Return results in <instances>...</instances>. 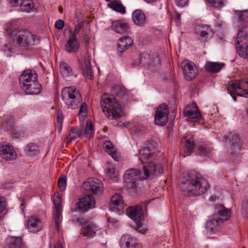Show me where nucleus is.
Wrapping results in <instances>:
<instances>
[{
	"label": "nucleus",
	"instance_id": "obj_1",
	"mask_svg": "<svg viewBox=\"0 0 248 248\" xmlns=\"http://www.w3.org/2000/svg\"><path fill=\"white\" fill-rule=\"evenodd\" d=\"M111 93L118 97L126 101L127 95L125 88L120 85H115L111 89ZM123 103V100L120 101L114 97L113 95L104 94L100 99V105L103 112L110 119H116L122 115V109L120 104Z\"/></svg>",
	"mask_w": 248,
	"mask_h": 248
},
{
	"label": "nucleus",
	"instance_id": "obj_2",
	"mask_svg": "<svg viewBox=\"0 0 248 248\" xmlns=\"http://www.w3.org/2000/svg\"><path fill=\"white\" fill-rule=\"evenodd\" d=\"M159 154L161 155V154L151 143L148 144L146 147L140 150L139 159L143 165V179L152 178L163 173L162 166L155 162Z\"/></svg>",
	"mask_w": 248,
	"mask_h": 248
},
{
	"label": "nucleus",
	"instance_id": "obj_3",
	"mask_svg": "<svg viewBox=\"0 0 248 248\" xmlns=\"http://www.w3.org/2000/svg\"><path fill=\"white\" fill-rule=\"evenodd\" d=\"M209 188L208 181L194 170L189 171L186 180L182 181V192L186 196H197L204 194Z\"/></svg>",
	"mask_w": 248,
	"mask_h": 248
},
{
	"label": "nucleus",
	"instance_id": "obj_4",
	"mask_svg": "<svg viewBox=\"0 0 248 248\" xmlns=\"http://www.w3.org/2000/svg\"><path fill=\"white\" fill-rule=\"evenodd\" d=\"M10 31L9 34L12 40L13 46L15 47L28 49L31 46L39 43V37L27 30L12 28Z\"/></svg>",
	"mask_w": 248,
	"mask_h": 248
},
{
	"label": "nucleus",
	"instance_id": "obj_5",
	"mask_svg": "<svg viewBox=\"0 0 248 248\" xmlns=\"http://www.w3.org/2000/svg\"><path fill=\"white\" fill-rule=\"evenodd\" d=\"M19 81L26 94L36 95L40 93L42 86L37 80V75L34 71H24L19 76Z\"/></svg>",
	"mask_w": 248,
	"mask_h": 248
},
{
	"label": "nucleus",
	"instance_id": "obj_6",
	"mask_svg": "<svg viewBox=\"0 0 248 248\" xmlns=\"http://www.w3.org/2000/svg\"><path fill=\"white\" fill-rule=\"evenodd\" d=\"M215 218L211 219L206 223L207 231L211 233H215L222 228L223 223L228 220L230 217V211L222 205L216 206Z\"/></svg>",
	"mask_w": 248,
	"mask_h": 248
},
{
	"label": "nucleus",
	"instance_id": "obj_7",
	"mask_svg": "<svg viewBox=\"0 0 248 248\" xmlns=\"http://www.w3.org/2000/svg\"><path fill=\"white\" fill-rule=\"evenodd\" d=\"M62 101L65 104L71 109L77 108L82 101V97L75 86L64 87L61 92Z\"/></svg>",
	"mask_w": 248,
	"mask_h": 248
},
{
	"label": "nucleus",
	"instance_id": "obj_8",
	"mask_svg": "<svg viewBox=\"0 0 248 248\" xmlns=\"http://www.w3.org/2000/svg\"><path fill=\"white\" fill-rule=\"evenodd\" d=\"M235 43L237 54L244 59H248V33L246 30L238 29Z\"/></svg>",
	"mask_w": 248,
	"mask_h": 248
},
{
	"label": "nucleus",
	"instance_id": "obj_9",
	"mask_svg": "<svg viewBox=\"0 0 248 248\" xmlns=\"http://www.w3.org/2000/svg\"><path fill=\"white\" fill-rule=\"evenodd\" d=\"M224 141L226 144H230V154L238 156L242 149V142L239 136L234 132L228 133L224 137Z\"/></svg>",
	"mask_w": 248,
	"mask_h": 248
},
{
	"label": "nucleus",
	"instance_id": "obj_10",
	"mask_svg": "<svg viewBox=\"0 0 248 248\" xmlns=\"http://www.w3.org/2000/svg\"><path fill=\"white\" fill-rule=\"evenodd\" d=\"M143 179L141 172L136 169H130L127 170L124 176V180L127 189H136L138 187L137 182Z\"/></svg>",
	"mask_w": 248,
	"mask_h": 248
},
{
	"label": "nucleus",
	"instance_id": "obj_11",
	"mask_svg": "<svg viewBox=\"0 0 248 248\" xmlns=\"http://www.w3.org/2000/svg\"><path fill=\"white\" fill-rule=\"evenodd\" d=\"M84 192L93 195L99 196L103 192V185L101 181L97 178H92L85 182L82 185Z\"/></svg>",
	"mask_w": 248,
	"mask_h": 248
},
{
	"label": "nucleus",
	"instance_id": "obj_12",
	"mask_svg": "<svg viewBox=\"0 0 248 248\" xmlns=\"http://www.w3.org/2000/svg\"><path fill=\"white\" fill-rule=\"evenodd\" d=\"M228 90L238 96L247 97L248 96V81L237 80L229 83Z\"/></svg>",
	"mask_w": 248,
	"mask_h": 248
},
{
	"label": "nucleus",
	"instance_id": "obj_13",
	"mask_svg": "<svg viewBox=\"0 0 248 248\" xmlns=\"http://www.w3.org/2000/svg\"><path fill=\"white\" fill-rule=\"evenodd\" d=\"M169 109L166 104H162L156 109L155 115V123L160 126L165 125L168 119Z\"/></svg>",
	"mask_w": 248,
	"mask_h": 248
},
{
	"label": "nucleus",
	"instance_id": "obj_14",
	"mask_svg": "<svg viewBox=\"0 0 248 248\" xmlns=\"http://www.w3.org/2000/svg\"><path fill=\"white\" fill-rule=\"evenodd\" d=\"M184 77L190 81L194 79L198 74V70L195 64L188 61H183L181 63Z\"/></svg>",
	"mask_w": 248,
	"mask_h": 248
},
{
	"label": "nucleus",
	"instance_id": "obj_15",
	"mask_svg": "<svg viewBox=\"0 0 248 248\" xmlns=\"http://www.w3.org/2000/svg\"><path fill=\"white\" fill-rule=\"evenodd\" d=\"M183 113L187 120L192 122H198L202 117L198 108L195 103L186 107Z\"/></svg>",
	"mask_w": 248,
	"mask_h": 248
},
{
	"label": "nucleus",
	"instance_id": "obj_16",
	"mask_svg": "<svg viewBox=\"0 0 248 248\" xmlns=\"http://www.w3.org/2000/svg\"><path fill=\"white\" fill-rule=\"evenodd\" d=\"M95 202L93 196L87 194L86 195L81 198L77 204V210L80 212L84 213L87 211L89 209L95 207Z\"/></svg>",
	"mask_w": 248,
	"mask_h": 248
},
{
	"label": "nucleus",
	"instance_id": "obj_17",
	"mask_svg": "<svg viewBox=\"0 0 248 248\" xmlns=\"http://www.w3.org/2000/svg\"><path fill=\"white\" fill-rule=\"evenodd\" d=\"M0 155L2 158L7 161L15 159L16 154L13 147L9 144H3L0 147Z\"/></svg>",
	"mask_w": 248,
	"mask_h": 248
},
{
	"label": "nucleus",
	"instance_id": "obj_18",
	"mask_svg": "<svg viewBox=\"0 0 248 248\" xmlns=\"http://www.w3.org/2000/svg\"><path fill=\"white\" fill-rule=\"evenodd\" d=\"M127 214L137 223L143 219L141 207L140 205L129 207L126 209Z\"/></svg>",
	"mask_w": 248,
	"mask_h": 248
},
{
	"label": "nucleus",
	"instance_id": "obj_19",
	"mask_svg": "<svg viewBox=\"0 0 248 248\" xmlns=\"http://www.w3.org/2000/svg\"><path fill=\"white\" fill-rule=\"evenodd\" d=\"M195 148L196 154L201 156H210L212 152V147L202 141L198 142Z\"/></svg>",
	"mask_w": 248,
	"mask_h": 248
},
{
	"label": "nucleus",
	"instance_id": "obj_20",
	"mask_svg": "<svg viewBox=\"0 0 248 248\" xmlns=\"http://www.w3.org/2000/svg\"><path fill=\"white\" fill-rule=\"evenodd\" d=\"M140 61L143 66L151 68L155 66V62H159V58L157 55L152 56L149 54L143 53L141 54Z\"/></svg>",
	"mask_w": 248,
	"mask_h": 248
},
{
	"label": "nucleus",
	"instance_id": "obj_21",
	"mask_svg": "<svg viewBox=\"0 0 248 248\" xmlns=\"http://www.w3.org/2000/svg\"><path fill=\"white\" fill-rule=\"evenodd\" d=\"M235 13L238 15L239 20V29L245 30L248 33L247 26L248 24V10H236Z\"/></svg>",
	"mask_w": 248,
	"mask_h": 248
},
{
	"label": "nucleus",
	"instance_id": "obj_22",
	"mask_svg": "<svg viewBox=\"0 0 248 248\" xmlns=\"http://www.w3.org/2000/svg\"><path fill=\"white\" fill-rule=\"evenodd\" d=\"M28 227L31 232H36L42 230L43 225L39 217L36 216H31L28 219Z\"/></svg>",
	"mask_w": 248,
	"mask_h": 248
},
{
	"label": "nucleus",
	"instance_id": "obj_23",
	"mask_svg": "<svg viewBox=\"0 0 248 248\" xmlns=\"http://www.w3.org/2000/svg\"><path fill=\"white\" fill-rule=\"evenodd\" d=\"M121 248H135L138 245L136 240L129 234H124L120 240Z\"/></svg>",
	"mask_w": 248,
	"mask_h": 248
},
{
	"label": "nucleus",
	"instance_id": "obj_24",
	"mask_svg": "<svg viewBox=\"0 0 248 248\" xmlns=\"http://www.w3.org/2000/svg\"><path fill=\"white\" fill-rule=\"evenodd\" d=\"M98 230V227L93 222L84 223L82 227L81 233L84 236L92 237Z\"/></svg>",
	"mask_w": 248,
	"mask_h": 248
},
{
	"label": "nucleus",
	"instance_id": "obj_25",
	"mask_svg": "<svg viewBox=\"0 0 248 248\" xmlns=\"http://www.w3.org/2000/svg\"><path fill=\"white\" fill-rule=\"evenodd\" d=\"M112 29L120 34L127 33L129 31L128 24L122 20L113 21L112 23Z\"/></svg>",
	"mask_w": 248,
	"mask_h": 248
},
{
	"label": "nucleus",
	"instance_id": "obj_26",
	"mask_svg": "<svg viewBox=\"0 0 248 248\" xmlns=\"http://www.w3.org/2000/svg\"><path fill=\"white\" fill-rule=\"evenodd\" d=\"M80 44L75 37L70 36L64 46V50L68 53H75L78 51Z\"/></svg>",
	"mask_w": 248,
	"mask_h": 248
},
{
	"label": "nucleus",
	"instance_id": "obj_27",
	"mask_svg": "<svg viewBox=\"0 0 248 248\" xmlns=\"http://www.w3.org/2000/svg\"><path fill=\"white\" fill-rule=\"evenodd\" d=\"M132 19L137 26H143L146 22V16L141 10H135L132 13Z\"/></svg>",
	"mask_w": 248,
	"mask_h": 248
},
{
	"label": "nucleus",
	"instance_id": "obj_28",
	"mask_svg": "<svg viewBox=\"0 0 248 248\" xmlns=\"http://www.w3.org/2000/svg\"><path fill=\"white\" fill-rule=\"evenodd\" d=\"M225 65L223 62H207L204 65L205 69L211 73H217L219 72Z\"/></svg>",
	"mask_w": 248,
	"mask_h": 248
},
{
	"label": "nucleus",
	"instance_id": "obj_29",
	"mask_svg": "<svg viewBox=\"0 0 248 248\" xmlns=\"http://www.w3.org/2000/svg\"><path fill=\"white\" fill-rule=\"evenodd\" d=\"M133 43V40L128 36L120 38L118 42V48L122 52L132 45Z\"/></svg>",
	"mask_w": 248,
	"mask_h": 248
},
{
	"label": "nucleus",
	"instance_id": "obj_30",
	"mask_svg": "<svg viewBox=\"0 0 248 248\" xmlns=\"http://www.w3.org/2000/svg\"><path fill=\"white\" fill-rule=\"evenodd\" d=\"M7 242L10 243L9 248H26L20 237L10 236L7 239Z\"/></svg>",
	"mask_w": 248,
	"mask_h": 248
},
{
	"label": "nucleus",
	"instance_id": "obj_31",
	"mask_svg": "<svg viewBox=\"0 0 248 248\" xmlns=\"http://www.w3.org/2000/svg\"><path fill=\"white\" fill-rule=\"evenodd\" d=\"M26 154L28 156H35L39 154V150L38 145L33 143H29L25 148Z\"/></svg>",
	"mask_w": 248,
	"mask_h": 248
},
{
	"label": "nucleus",
	"instance_id": "obj_32",
	"mask_svg": "<svg viewBox=\"0 0 248 248\" xmlns=\"http://www.w3.org/2000/svg\"><path fill=\"white\" fill-rule=\"evenodd\" d=\"M18 6H20L21 11L29 12L34 7V3L32 0H22Z\"/></svg>",
	"mask_w": 248,
	"mask_h": 248
},
{
	"label": "nucleus",
	"instance_id": "obj_33",
	"mask_svg": "<svg viewBox=\"0 0 248 248\" xmlns=\"http://www.w3.org/2000/svg\"><path fill=\"white\" fill-rule=\"evenodd\" d=\"M81 134L80 129L78 127H73L71 128L68 132L66 139L67 142H70L71 140L79 137Z\"/></svg>",
	"mask_w": 248,
	"mask_h": 248
},
{
	"label": "nucleus",
	"instance_id": "obj_34",
	"mask_svg": "<svg viewBox=\"0 0 248 248\" xmlns=\"http://www.w3.org/2000/svg\"><path fill=\"white\" fill-rule=\"evenodd\" d=\"M62 210H55L53 214V219L54 220L55 229L59 232L60 231V224L62 220Z\"/></svg>",
	"mask_w": 248,
	"mask_h": 248
},
{
	"label": "nucleus",
	"instance_id": "obj_35",
	"mask_svg": "<svg viewBox=\"0 0 248 248\" xmlns=\"http://www.w3.org/2000/svg\"><path fill=\"white\" fill-rule=\"evenodd\" d=\"M108 6L114 11L122 14L125 13V7L122 4V3L117 1H113L109 3L108 4Z\"/></svg>",
	"mask_w": 248,
	"mask_h": 248
},
{
	"label": "nucleus",
	"instance_id": "obj_36",
	"mask_svg": "<svg viewBox=\"0 0 248 248\" xmlns=\"http://www.w3.org/2000/svg\"><path fill=\"white\" fill-rule=\"evenodd\" d=\"M60 72L64 77L69 76L72 73L71 67L64 62H61L60 64Z\"/></svg>",
	"mask_w": 248,
	"mask_h": 248
},
{
	"label": "nucleus",
	"instance_id": "obj_37",
	"mask_svg": "<svg viewBox=\"0 0 248 248\" xmlns=\"http://www.w3.org/2000/svg\"><path fill=\"white\" fill-rule=\"evenodd\" d=\"M84 75L87 78L92 79L93 74L91 67L90 62L88 60H85L84 62Z\"/></svg>",
	"mask_w": 248,
	"mask_h": 248
},
{
	"label": "nucleus",
	"instance_id": "obj_38",
	"mask_svg": "<svg viewBox=\"0 0 248 248\" xmlns=\"http://www.w3.org/2000/svg\"><path fill=\"white\" fill-rule=\"evenodd\" d=\"M207 27L202 25H198L195 27L196 33L201 37H205L208 35Z\"/></svg>",
	"mask_w": 248,
	"mask_h": 248
},
{
	"label": "nucleus",
	"instance_id": "obj_39",
	"mask_svg": "<svg viewBox=\"0 0 248 248\" xmlns=\"http://www.w3.org/2000/svg\"><path fill=\"white\" fill-rule=\"evenodd\" d=\"M195 144L192 137H190L186 140L185 144V152L189 154L192 152Z\"/></svg>",
	"mask_w": 248,
	"mask_h": 248
},
{
	"label": "nucleus",
	"instance_id": "obj_40",
	"mask_svg": "<svg viewBox=\"0 0 248 248\" xmlns=\"http://www.w3.org/2000/svg\"><path fill=\"white\" fill-rule=\"evenodd\" d=\"M110 202L111 204L115 206H119L123 204L124 203L122 195L118 193L112 196Z\"/></svg>",
	"mask_w": 248,
	"mask_h": 248
},
{
	"label": "nucleus",
	"instance_id": "obj_41",
	"mask_svg": "<svg viewBox=\"0 0 248 248\" xmlns=\"http://www.w3.org/2000/svg\"><path fill=\"white\" fill-rule=\"evenodd\" d=\"M14 124V119L13 117H11L7 118L2 124V128L5 130L10 131L13 129Z\"/></svg>",
	"mask_w": 248,
	"mask_h": 248
},
{
	"label": "nucleus",
	"instance_id": "obj_42",
	"mask_svg": "<svg viewBox=\"0 0 248 248\" xmlns=\"http://www.w3.org/2000/svg\"><path fill=\"white\" fill-rule=\"evenodd\" d=\"M107 175L110 179H116L118 176V171L113 166H110L107 169Z\"/></svg>",
	"mask_w": 248,
	"mask_h": 248
},
{
	"label": "nucleus",
	"instance_id": "obj_43",
	"mask_svg": "<svg viewBox=\"0 0 248 248\" xmlns=\"http://www.w3.org/2000/svg\"><path fill=\"white\" fill-rule=\"evenodd\" d=\"M93 132V124L91 122L88 121L87 122L86 128L85 131V135L88 138H90Z\"/></svg>",
	"mask_w": 248,
	"mask_h": 248
},
{
	"label": "nucleus",
	"instance_id": "obj_44",
	"mask_svg": "<svg viewBox=\"0 0 248 248\" xmlns=\"http://www.w3.org/2000/svg\"><path fill=\"white\" fill-rule=\"evenodd\" d=\"M207 1L215 8H221L224 6V0H207Z\"/></svg>",
	"mask_w": 248,
	"mask_h": 248
},
{
	"label": "nucleus",
	"instance_id": "obj_45",
	"mask_svg": "<svg viewBox=\"0 0 248 248\" xmlns=\"http://www.w3.org/2000/svg\"><path fill=\"white\" fill-rule=\"evenodd\" d=\"M59 187L61 191L65 190L66 186V179L64 177L59 178L58 182Z\"/></svg>",
	"mask_w": 248,
	"mask_h": 248
},
{
	"label": "nucleus",
	"instance_id": "obj_46",
	"mask_svg": "<svg viewBox=\"0 0 248 248\" xmlns=\"http://www.w3.org/2000/svg\"><path fill=\"white\" fill-rule=\"evenodd\" d=\"M103 148L109 153L113 150L114 146L110 141H106L104 142Z\"/></svg>",
	"mask_w": 248,
	"mask_h": 248
},
{
	"label": "nucleus",
	"instance_id": "obj_47",
	"mask_svg": "<svg viewBox=\"0 0 248 248\" xmlns=\"http://www.w3.org/2000/svg\"><path fill=\"white\" fill-rule=\"evenodd\" d=\"M53 202L55 205V210H62L61 206V199L59 196H56L54 198Z\"/></svg>",
	"mask_w": 248,
	"mask_h": 248
},
{
	"label": "nucleus",
	"instance_id": "obj_48",
	"mask_svg": "<svg viewBox=\"0 0 248 248\" xmlns=\"http://www.w3.org/2000/svg\"><path fill=\"white\" fill-rule=\"evenodd\" d=\"M242 214L246 216L248 214V201L245 199L243 201L242 204Z\"/></svg>",
	"mask_w": 248,
	"mask_h": 248
},
{
	"label": "nucleus",
	"instance_id": "obj_49",
	"mask_svg": "<svg viewBox=\"0 0 248 248\" xmlns=\"http://www.w3.org/2000/svg\"><path fill=\"white\" fill-rule=\"evenodd\" d=\"M78 115L83 116H85L87 115V105L85 103L81 104L79 108Z\"/></svg>",
	"mask_w": 248,
	"mask_h": 248
},
{
	"label": "nucleus",
	"instance_id": "obj_50",
	"mask_svg": "<svg viewBox=\"0 0 248 248\" xmlns=\"http://www.w3.org/2000/svg\"><path fill=\"white\" fill-rule=\"evenodd\" d=\"M82 26V22H80V23H78V24H77L76 25H75L74 33L70 36L72 37H75V38H77V35L79 33Z\"/></svg>",
	"mask_w": 248,
	"mask_h": 248
},
{
	"label": "nucleus",
	"instance_id": "obj_51",
	"mask_svg": "<svg viewBox=\"0 0 248 248\" xmlns=\"http://www.w3.org/2000/svg\"><path fill=\"white\" fill-rule=\"evenodd\" d=\"M115 160L118 161L120 158V155L115 150H113L108 153Z\"/></svg>",
	"mask_w": 248,
	"mask_h": 248
},
{
	"label": "nucleus",
	"instance_id": "obj_52",
	"mask_svg": "<svg viewBox=\"0 0 248 248\" xmlns=\"http://www.w3.org/2000/svg\"><path fill=\"white\" fill-rule=\"evenodd\" d=\"M64 25V21L62 20H57L55 24V27L58 30H61L63 28Z\"/></svg>",
	"mask_w": 248,
	"mask_h": 248
},
{
	"label": "nucleus",
	"instance_id": "obj_53",
	"mask_svg": "<svg viewBox=\"0 0 248 248\" xmlns=\"http://www.w3.org/2000/svg\"><path fill=\"white\" fill-rule=\"evenodd\" d=\"M176 5L180 7H183L188 2V0H175Z\"/></svg>",
	"mask_w": 248,
	"mask_h": 248
},
{
	"label": "nucleus",
	"instance_id": "obj_54",
	"mask_svg": "<svg viewBox=\"0 0 248 248\" xmlns=\"http://www.w3.org/2000/svg\"><path fill=\"white\" fill-rule=\"evenodd\" d=\"M9 2L12 6L16 7L18 6L20 1L22 0H9Z\"/></svg>",
	"mask_w": 248,
	"mask_h": 248
},
{
	"label": "nucleus",
	"instance_id": "obj_55",
	"mask_svg": "<svg viewBox=\"0 0 248 248\" xmlns=\"http://www.w3.org/2000/svg\"><path fill=\"white\" fill-rule=\"evenodd\" d=\"M49 247V248H63L62 245L60 242H58L56 245L50 244Z\"/></svg>",
	"mask_w": 248,
	"mask_h": 248
},
{
	"label": "nucleus",
	"instance_id": "obj_56",
	"mask_svg": "<svg viewBox=\"0 0 248 248\" xmlns=\"http://www.w3.org/2000/svg\"><path fill=\"white\" fill-rule=\"evenodd\" d=\"M63 121L62 116V113H58L57 115V121L60 124H62Z\"/></svg>",
	"mask_w": 248,
	"mask_h": 248
},
{
	"label": "nucleus",
	"instance_id": "obj_57",
	"mask_svg": "<svg viewBox=\"0 0 248 248\" xmlns=\"http://www.w3.org/2000/svg\"><path fill=\"white\" fill-rule=\"evenodd\" d=\"M4 50L5 51L8 50L9 52H12L13 51L12 48L10 46H9L7 45H6L4 48Z\"/></svg>",
	"mask_w": 248,
	"mask_h": 248
},
{
	"label": "nucleus",
	"instance_id": "obj_58",
	"mask_svg": "<svg viewBox=\"0 0 248 248\" xmlns=\"http://www.w3.org/2000/svg\"><path fill=\"white\" fill-rule=\"evenodd\" d=\"M75 221L79 223L80 224H81L82 223V219L81 218L78 217L76 218Z\"/></svg>",
	"mask_w": 248,
	"mask_h": 248
},
{
	"label": "nucleus",
	"instance_id": "obj_59",
	"mask_svg": "<svg viewBox=\"0 0 248 248\" xmlns=\"http://www.w3.org/2000/svg\"><path fill=\"white\" fill-rule=\"evenodd\" d=\"M144 0L148 3H153L156 1V0Z\"/></svg>",
	"mask_w": 248,
	"mask_h": 248
},
{
	"label": "nucleus",
	"instance_id": "obj_60",
	"mask_svg": "<svg viewBox=\"0 0 248 248\" xmlns=\"http://www.w3.org/2000/svg\"><path fill=\"white\" fill-rule=\"evenodd\" d=\"M59 11H60V13H62V8H61V7L59 8Z\"/></svg>",
	"mask_w": 248,
	"mask_h": 248
},
{
	"label": "nucleus",
	"instance_id": "obj_61",
	"mask_svg": "<svg viewBox=\"0 0 248 248\" xmlns=\"http://www.w3.org/2000/svg\"><path fill=\"white\" fill-rule=\"evenodd\" d=\"M233 100H234L235 101H236V97H235V96H233Z\"/></svg>",
	"mask_w": 248,
	"mask_h": 248
},
{
	"label": "nucleus",
	"instance_id": "obj_62",
	"mask_svg": "<svg viewBox=\"0 0 248 248\" xmlns=\"http://www.w3.org/2000/svg\"><path fill=\"white\" fill-rule=\"evenodd\" d=\"M247 106H248V107H247V113H248V102L247 103Z\"/></svg>",
	"mask_w": 248,
	"mask_h": 248
},
{
	"label": "nucleus",
	"instance_id": "obj_63",
	"mask_svg": "<svg viewBox=\"0 0 248 248\" xmlns=\"http://www.w3.org/2000/svg\"><path fill=\"white\" fill-rule=\"evenodd\" d=\"M107 1H110L111 0H106Z\"/></svg>",
	"mask_w": 248,
	"mask_h": 248
},
{
	"label": "nucleus",
	"instance_id": "obj_64",
	"mask_svg": "<svg viewBox=\"0 0 248 248\" xmlns=\"http://www.w3.org/2000/svg\"><path fill=\"white\" fill-rule=\"evenodd\" d=\"M1 74V72L0 71V75Z\"/></svg>",
	"mask_w": 248,
	"mask_h": 248
}]
</instances>
